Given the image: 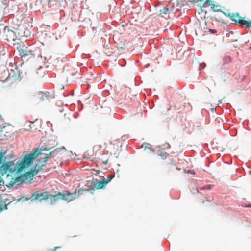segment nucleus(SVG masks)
<instances>
[{"label": "nucleus", "instance_id": "nucleus-22", "mask_svg": "<svg viewBox=\"0 0 251 251\" xmlns=\"http://www.w3.org/2000/svg\"><path fill=\"white\" fill-rule=\"evenodd\" d=\"M210 31H211V32L213 33H216V32L215 29H211Z\"/></svg>", "mask_w": 251, "mask_h": 251}, {"label": "nucleus", "instance_id": "nucleus-21", "mask_svg": "<svg viewBox=\"0 0 251 251\" xmlns=\"http://www.w3.org/2000/svg\"><path fill=\"white\" fill-rule=\"evenodd\" d=\"M227 62H230L231 61V59L229 57H228L227 58H226Z\"/></svg>", "mask_w": 251, "mask_h": 251}, {"label": "nucleus", "instance_id": "nucleus-3", "mask_svg": "<svg viewBox=\"0 0 251 251\" xmlns=\"http://www.w3.org/2000/svg\"><path fill=\"white\" fill-rule=\"evenodd\" d=\"M76 190L72 193L68 191H65L63 192H58L54 195L53 199L51 201L50 204L51 205H55L56 202L59 200H62L68 202H71L75 199L76 197Z\"/></svg>", "mask_w": 251, "mask_h": 251}, {"label": "nucleus", "instance_id": "nucleus-6", "mask_svg": "<svg viewBox=\"0 0 251 251\" xmlns=\"http://www.w3.org/2000/svg\"><path fill=\"white\" fill-rule=\"evenodd\" d=\"M19 55L21 57H25L28 55H32V52L30 51L27 47L23 45H20L17 48Z\"/></svg>", "mask_w": 251, "mask_h": 251}, {"label": "nucleus", "instance_id": "nucleus-20", "mask_svg": "<svg viewBox=\"0 0 251 251\" xmlns=\"http://www.w3.org/2000/svg\"><path fill=\"white\" fill-rule=\"evenodd\" d=\"M82 191H83L82 190H79L78 191V195L79 196V195H81L82 194Z\"/></svg>", "mask_w": 251, "mask_h": 251}, {"label": "nucleus", "instance_id": "nucleus-4", "mask_svg": "<svg viewBox=\"0 0 251 251\" xmlns=\"http://www.w3.org/2000/svg\"><path fill=\"white\" fill-rule=\"evenodd\" d=\"M5 153V151L0 152V169L2 174L7 173V176H9V173H13L16 170L18 171V166H15L14 162L12 161L3 163Z\"/></svg>", "mask_w": 251, "mask_h": 251}, {"label": "nucleus", "instance_id": "nucleus-7", "mask_svg": "<svg viewBox=\"0 0 251 251\" xmlns=\"http://www.w3.org/2000/svg\"><path fill=\"white\" fill-rule=\"evenodd\" d=\"M92 187L96 189H100L104 188L106 185L103 179L101 180H95L91 183Z\"/></svg>", "mask_w": 251, "mask_h": 251}, {"label": "nucleus", "instance_id": "nucleus-11", "mask_svg": "<svg viewBox=\"0 0 251 251\" xmlns=\"http://www.w3.org/2000/svg\"><path fill=\"white\" fill-rule=\"evenodd\" d=\"M52 98V96L48 92L42 94L40 97V100L41 101H49Z\"/></svg>", "mask_w": 251, "mask_h": 251}, {"label": "nucleus", "instance_id": "nucleus-25", "mask_svg": "<svg viewBox=\"0 0 251 251\" xmlns=\"http://www.w3.org/2000/svg\"><path fill=\"white\" fill-rule=\"evenodd\" d=\"M198 1H203V0H197Z\"/></svg>", "mask_w": 251, "mask_h": 251}, {"label": "nucleus", "instance_id": "nucleus-18", "mask_svg": "<svg viewBox=\"0 0 251 251\" xmlns=\"http://www.w3.org/2000/svg\"><path fill=\"white\" fill-rule=\"evenodd\" d=\"M13 72L12 70H11V72L9 73V76L8 77H10V78H14V77H16V76H15L14 75V74H12V72Z\"/></svg>", "mask_w": 251, "mask_h": 251}, {"label": "nucleus", "instance_id": "nucleus-17", "mask_svg": "<svg viewBox=\"0 0 251 251\" xmlns=\"http://www.w3.org/2000/svg\"><path fill=\"white\" fill-rule=\"evenodd\" d=\"M113 176H114L112 175H110L107 176V177L106 178H104L102 179L105 182V184L107 185L108 184V183L111 180V179L113 178Z\"/></svg>", "mask_w": 251, "mask_h": 251}, {"label": "nucleus", "instance_id": "nucleus-5", "mask_svg": "<svg viewBox=\"0 0 251 251\" xmlns=\"http://www.w3.org/2000/svg\"><path fill=\"white\" fill-rule=\"evenodd\" d=\"M54 195L51 194L48 191L41 192L37 191L32 194V198L36 201H42L43 200H47L48 199H53Z\"/></svg>", "mask_w": 251, "mask_h": 251}, {"label": "nucleus", "instance_id": "nucleus-26", "mask_svg": "<svg viewBox=\"0 0 251 251\" xmlns=\"http://www.w3.org/2000/svg\"><path fill=\"white\" fill-rule=\"evenodd\" d=\"M250 49L251 50V46L250 47Z\"/></svg>", "mask_w": 251, "mask_h": 251}, {"label": "nucleus", "instance_id": "nucleus-16", "mask_svg": "<svg viewBox=\"0 0 251 251\" xmlns=\"http://www.w3.org/2000/svg\"><path fill=\"white\" fill-rule=\"evenodd\" d=\"M168 154L164 151H161L159 154V156L162 159H165L167 158Z\"/></svg>", "mask_w": 251, "mask_h": 251}, {"label": "nucleus", "instance_id": "nucleus-12", "mask_svg": "<svg viewBox=\"0 0 251 251\" xmlns=\"http://www.w3.org/2000/svg\"><path fill=\"white\" fill-rule=\"evenodd\" d=\"M171 12V10L166 7H163L162 9L159 10V15L161 17H165L166 15L169 14Z\"/></svg>", "mask_w": 251, "mask_h": 251}, {"label": "nucleus", "instance_id": "nucleus-23", "mask_svg": "<svg viewBox=\"0 0 251 251\" xmlns=\"http://www.w3.org/2000/svg\"><path fill=\"white\" fill-rule=\"evenodd\" d=\"M2 210V206L0 205V210Z\"/></svg>", "mask_w": 251, "mask_h": 251}, {"label": "nucleus", "instance_id": "nucleus-8", "mask_svg": "<svg viewBox=\"0 0 251 251\" xmlns=\"http://www.w3.org/2000/svg\"><path fill=\"white\" fill-rule=\"evenodd\" d=\"M223 13L226 15L230 18V19L235 22V23H238V20H239L241 18V16H240L238 12L236 13H228L227 14L223 12Z\"/></svg>", "mask_w": 251, "mask_h": 251}, {"label": "nucleus", "instance_id": "nucleus-13", "mask_svg": "<svg viewBox=\"0 0 251 251\" xmlns=\"http://www.w3.org/2000/svg\"><path fill=\"white\" fill-rule=\"evenodd\" d=\"M5 37L7 38V39L8 40H14L15 38L14 33L12 30H10L8 29L7 31L6 32V29H5Z\"/></svg>", "mask_w": 251, "mask_h": 251}, {"label": "nucleus", "instance_id": "nucleus-10", "mask_svg": "<svg viewBox=\"0 0 251 251\" xmlns=\"http://www.w3.org/2000/svg\"><path fill=\"white\" fill-rule=\"evenodd\" d=\"M45 75V71L42 67H40L39 68L37 69L34 74L35 76L37 78H42Z\"/></svg>", "mask_w": 251, "mask_h": 251}, {"label": "nucleus", "instance_id": "nucleus-14", "mask_svg": "<svg viewBox=\"0 0 251 251\" xmlns=\"http://www.w3.org/2000/svg\"><path fill=\"white\" fill-rule=\"evenodd\" d=\"M208 5L210 6L211 8L216 12L221 11L220 10V6L218 5H216L212 1H208Z\"/></svg>", "mask_w": 251, "mask_h": 251}, {"label": "nucleus", "instance_id": "nucleus-1", "mask_svg": "<svg viewBox=\"0 0 251 251\" xmlns=\"http://www.w3.org/2000/svg\"><path fill=\"white\" fill-rule=\"evenodd\" d=\"M59 151V149H56L53 151L49 152V153H46L44 152V154H42V155H44L45 156L43 157H41V159L38 161L34 169L32 170L31 171L26 172L17 177V181L24 182L26 180L28 181L32 179L33 174H37L38 172L41 171L43 167L45 166L46 162L51 157L52 154L54 152L58 151Z\"/></svg>", "mask_w": 251, "mask_h": 251}, {"label": "nucleus", "instance_id": "nucleus-9", "mask_svg": "<svg viewBox=\"0 0 251 251\" xmlns=\"http://www.w3.org/2000/svg\"><path fill=\"white\" fill-rule=\"evenodd\" d=\"M238 22V24H240L242 25H245L247 28L251 27V20H246L245 18L241 17Z\"/></svg>", "mask_w": 251, "mask_h": 251}, {"label": "nucleus", "instance_id": "nucleus-24", "mask_svg": "<svg viewBox=\"0 0 251 251\" xmlns=\"http://www.w3.org/2000/svg\"><path fill=\"white\" fill-rule=\"evenodd\" d=\"M248 207H251V204H249Z\"/></svg>", "mask_w": 251, "mask_h": 251}, {"label": "nucleus", "instance_id": "nucleus-19", "mask_svg": "<svg viewBox=\"0 0 251 251\" xmlns=\"http://www.w3.org/2000/svg\"><path fill=\"white\" fill-rule=\"evenodd\" d=\"M60 247H55L53 248V250H49V251H55L57 249L59 248Z\"/></svg>", "mask_w": 251, "mask_h": 251}, {"label": "nucleus", "instance_id": "nucleus-2", "mask_svg": "<svg viewBox=\"0 0 251 251\" xmlns=\"http://www.w3.org/2000/svg\"><path fill=\"white\" fill-rule=\"evenodd\" d=\"M49 149L45 148L44 149H35L34 151L28 155H25L23 157L22 161L18 166V172L21 171L24 168L29 167L32 164L34 159L40 154H44V151H48Z\"/></svg>", "mask_w": 251, "mask_h": 251}, {"label": "nucleus", "instance_id": "nucleus-15", "mask_svg": "<svg viewBox=\"0 0 251 251\" xmlns=\"http://www.w3.org/2000/svg\"><path fill=\"white\" fill-rule=\"evenodd\" d=\"M70 74L67 75V78H70V80L73 81V80L71 79V76L74 75L76 74V72L74 69H71L70 70Z\"/></svg>", "mask_w": 251, "mask_h": 251}]
</instances>
